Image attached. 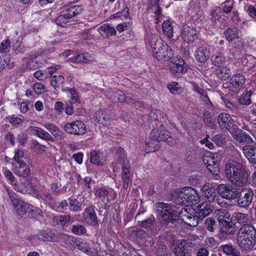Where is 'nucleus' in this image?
Returning a JSON list of instances; mask_svg holds the SVG:
<instances>
[{
  "label": "nucleus",
  "mask_w": 256,
  "mask_h": 256,
  "mask_svg": "<svg viewBox=\"0 0 256 256\" xmlns=\"http://www.w3.org/2000/svg\"><path fill=\"white\" fill-rule=\"evenodd\" d=\"M158 217L161 224L167 225L169 222L174 223L180 217L186 224L191 226H196L200 220L210 215L212 212L211 206L202 203L196 206V209L182 208L180 212L174 210L168 204L160 202L156 204Z\"/></svg>",
  "instance_id": "nucleus-1"
},
{
  "label": "nucleus",
  "mask_w": 256,
  "mask_h": 256,
  "mask_svg": "<svg viewBox=\"0 0 256 256\" xmlns=\"http://www.w3.org/2000/svg\"><path fill=\"white\" fill-rule=\"evenodd\" d=\"M146 42L148 47L151 48L154 56L158 60L166 62L172 58V48L162 42L158 35L151 32H148Z\"/></svg>",
  "instance_id": "nucleus-2"
},
{
  "label": "nucleus",
  "mask_w": 256,
  "mask_h": 256,
  "mask_svg": "<svg viewBox=\"0 0 256 256\" xmlns=\"http://www.w3.org/2000/svg\"><path fill=\"white\" fill-rule=\"evenodd\" d=\"M225 174L230 182L238 187L244 185L248 177V174L244 166L234 160L226 164Z\"/></svg>",
  "instance_id": "nucleus-3"
},
{
  "label": "nucleus",
  "mask_w": 256,
  "mask_h": 256,
  "mask_svg": "<svg viewBox=\"0 0 256 256\" xmlns=\"http://www.w3.org/2000/svg\"><path fill=\"white\" fill-rule=\"evenodd\" d=\"M256 231L254 226L240 227L237 234V242L240 248L244 250L252 249L256 244Z\"/></svg>",
  "instance_id": "nucleus-4"
},
{
  "label": "nucleus",
  "mask_w": 256,
  "mask_h": 256,
  "mask_svg": "<svg viewBox=\"0 0 256 256\" xmlns=\"http://www.w3.org/2000/svg\"><path fill=\"white\" fill-rule=\"evenodd\" d=\"M170 133L168 130L161 128H154L150 134V140L146 142V152H152L158 150L160 146L158 144L160 141L167 142L170 144L172 143Z\"/></svg>",
  "instance_id": "nucleus-5"
},
{
  "label": "nucleus",
  "mask_w": 256,
  "mask_h": 256,
  "mask_svg": "<svg viewBox=\"0 0 256 256\" xmlns=\"http://www.w3.org/2000/svg\"><path fill=\"white\" fill-rule=\"evenodd\" d=\"M9 196L18 215L30 216V212H34L35 208L16 198L14 194H10Z\"/></svg>",
  "instance_id": "nucleus-6"
},
{
  "label": "nucleus",
  "mask_w": 256,
  "mask_h": 256,
  "mask_svg": "<svg viewBox=\"0 0 256 256\" xmlns=\"http://www.w3.org/2000/svg\"><path fill=\"white\" fill-rule=\"evenodd\" d=\"M106 96L112 102H122L126 100V102L132 105L140 107L143 106V103L140 101H136L134 98H132L129 96H126L125 94L120 90L114 91H108L106 92Z\"/></svg>",
  "instance_id": "nucleus-7"
},
{
  "label": "nucleus",
  "mask_w": 256,
  "mask_h": 256,
  "mask_svg": "<svg viewBox=\"0 0 256 256\" xmlns=\"http://www.w3.org/2000/svg\"><path fill=\"white\" fill-rule=\"evenodd\" d=\"M196 246L190 240H183L174 248L175 256H190L191 251Z\"/></svg>",
  "instance_id": "nucleus-8"
},
{
  "label": "nucleus",
  "mask_w": 256,
  "mask_h": 256,
  "mask_svg": "<svg viewBox=\"0 0 256 256\" xmlns=\"http://www.w3.org/2000/svg\"><path fill=\"white\" fill-rule=\"evenodd\" d=\"M217 192L222 198L227 200H234L236 198L239 192L229 184H220L217 188Z\"/></svg>",
  "instance_id": "nucleus-9"
},
{
  "label": "nucleus",
  "mask_w": 256,
  "mask_h": 256,
  "mask_svg": "<svg viewBox=\"0 0 256 256\" xmlns=\"http://www.w3.org/2000/svg\"><path fill=\"white\" fill-rule=\"evenodd\" d=\"M64 129L68 133L75 135L83 134L86 132L84 124L80 120H76L71 123H66L64 124Z\"/></svg>",
  "instance_id": "nucleus-10"
},
{
  "label": "nucleus",
  "mask_w": 256,
  "mask_h": 256,
  "mask_svg": "<svg viewBox=\"0 0 256 256\" xmlns=\"http://www.w3.org/2000/svg\"><path fill=\"white\" fill-rule=\"evenodd\" d=\"M184 64V60L182 58H178V60L172 62L170 66V72L172 76L176 78L182 77V74L187 71Z\"/></svg>",
  "instance_id": "nucleus-11"
},
{
  "label": "nucleus",
  "mask_w": 256,
  "mask_h": 256,
  "mask_svg": "<svg viewBox=\"0 0 256 256\" xmlns=\"http://www.w3.org/2000/svg\"><path fill=\"white\" fill-rule=\"evenodd\" d=\"M236 230L234 224L230 220L220 224V230L218 235L220 238H226L228 236L233 235Z\"/></svg>",
  "instance_id": "nucleus-12"
},
{
  "label": "nucleus",
  "mask_w": 256,
  "mask_h": 256,
  "mask_svg": "<svg viewBox=\"0 0 256 256\" xmlns=\"http://www.w3.org/2000/svg\"><path fill=\"white\" fill-rule=\"evenodd\" d=\"M38 238L43 241L57 242L61 238L68 236L59 232H54L50 230L40 232L37 235Z\"/></svg>",
  "instance_id": "nucleus-13"
},
{
  "label": "nucleus",
  "mask_w": 256,
  "mask_h": 256,
  "mask_svg": "<svg viewBox=\"0 0 256 256\" xmlns=\"http://www.w3.org/2000/svg\"><path fill=\"white\" fill-rule=\"evenodd\" d=\"M218 122L222 130L230 131L234 127V120L228 114L222 113L218 118Z\"/></svg>",
  "instance_id": "nucleus-14"
},
{
  "label": "nucleus",
  "mask_w": 256,
  "mask_h": 256,
  "mask_svg": "<svg viewBox=\"0 0 256 256\" xmlns=\"http://www.w3.org/2000/svg\"><path fill=\"white\" fill-rule=\"evenodd\" d=\"M72 246L74 248L82 250L90 256H96L97 254L96 248L92 246L91 244L84 240H76Z\"/></svg>",
  "instance_id": "nucleus-15"
},
{
  "label": "nucleus",
  "mask_w": 256,
  "mask_h": 256,
  "mask_svg": "<svg viewBox=\"0 0 256 256\" xmlns=\"http://www.w3.org/2000/svg\"><path fill=\"white\" fill-rule=\"evenodd\" d=\"M254 193L251 190H243L240 193V196L238 199V206L241 207H246L252 202L253 199Z\"/></svg>",
  "instance_id": "nucleus-16"
},
{
  "label": "nucleus",
  "mask_w": 256,
  "mask_h": 256,
  "mask_svg": "<svg viewBox=\"0 0 256 256\" xmlns=\"http://www.w3.org/2000/svg\"><path fill=\"white\" fill-rule=\"evenodd\" d=\"M181 36L184 40L188 44L193 42L198 37L196 29L194 27L190 26L184 28Z\"/></svg>",
  "instance_id": "nucleus-17"
},
{
  "label": "nucleus",
  "mask_w": 256,
  "mask_h": 256,
  "mask_svg": "<svg viewBox=\"0 0 256 256\" xmlns=\"http://www.w3.org/2000/svg\"><path fill=\"white\" fill-rule=\"evenodd\" d=\"M96 195L100 197L106 204L108 203L111 200H114L116 198V193L112 189L108 190L104 188H99L96 191Z\"/></svg>",
  "instance_id": "nucleus-18"
},
{
  "label": "nucleus",
  "mask_w": 256,
  "mask_h": 256,
  "mask_svg": "<svg viewBox=\"0 0 256 256\" xmlns=\"http://www.w3.org/2000/svg\"><path fill=\"white\" fill-rule=\"evenodd\" d=\"M203 162L211 173L214 174L218 172V164L212 154L210 152L205 154L203 157Z\"/></svg>",
  "instance_id": "nucleus-19"
},
{
  "label": "nucleus",
  "mask_w": 256,
  "mask_h": 256,
  "mask_svg": "<svg viewBox=\"0 0 256 256\" xmlns=\"http://www.w3.org/2000/svg\"><path fill=\"white\" fill-rule=\"evenodd\" d=\"M202 192L206 200L208 202H213L216 198V190L210 184H206L202 188Z\"/></svg>",
  "instance_id": "nucleus-20"
},
{
  "label": "nucleus",
  "mask_w": 256,
  "mask_h": 256,
  "mask_svg": "<svg viewBox=\"0 0 256 256\" xmlns=\"http://www.w3.org/2000/svg\"><path fill=\"white\" fill-rule=\"evenodd\" d=\"M160 0H150L151 7L148 10V12L152 14L155 18V23L160 22L162 18V14L161 12V10L158 4Z\"/></svg>",
  "instance_id": "nucleus-21"
},
{
  "label": "nucleus",
  "mask_w": 256,
  "mask_h": 256,
  "mask_svg": "<svg viewBox=\"0 0 256 256\" xmlns=\"http://www.w3.org/2000/svg\"><path fill=\"white\" fill-rule=\"evenodd\" d=\"M28 130L34 135L44 140H48L54 142V138L48 132L44 130V129L38 127L30 126L28 128Z\"/></svg>",
  "instance_id": "nucleus-22"
},
{
  "label": "nucleus",
  "mask_w": 256,
  "mask_h": 256,
  "mask_svg": "<svg viewBox=\"0 0 256 256\" xmlns=\"http://www.w3.org/2000/svg\"><path fill=\"white\" fill-rule=\"evenodd\" d=\"M233 218L236 222L241 224V227L254 226L250 224L252 218L248 214L236 212L233 214Z\"/></svg>",
  "instance_id": "nucleus-23"
},
{
  "label": "nucleus",
  "mask_w": 256,
  "mask_h": 256,
  "mask_svg": "<svg viewBox=\"0 0 256 256\" xmlns=\"http://www.w3.org/2000/svg\"><path fill=\"white\" fill-rule=\"evenodd\" d=\"M18 165H15L14 167V172L16 174L19 176L26 178L29 176L30 174V169L28 165L25 162H20L17 164Z\"/></svg>",
  "instance_id": "nucleus-24"
},
{
  "label": "nucleus",
  "mask_w": 256,
  "mask_h": 256,
  "mask_svg": "<svg viewBox=\"0 0 256 256\" xmlns=\"http://www.w3.org/2000/svg\"><path fill=\"white\" fill-rule=\"evenodd\" d=\"M118 150L120 151V153L118 154L116 162L118 164L122 166V175H130L129 168L126 166L128 162L124 152L123 150L121 148L118 149Z\"/></svg>",
  "instance_id": "nucleus-25"
},
{
  "label": "nucleus",
  "mask_w": 256,
  "mask_h": 256,
  "mask_svg": "<svg viewBox=\"0 0 256 256\" xmlns=\"http://www.w3.org/2000/svg\"><path fill=\"white\" fill-rule=\"evenodd\" d=\"M42 126L50 132L57 140H60L65 138L64 134L54 124L50 122H46L42 124Z\"/></svg>",
  "instance_id": "nucleus-26"
},
{
  "label": "nucleus",
  "mask_w": 256,
  "mask_h": 256,
  "mask_svg": "<svg viewBox=\"0 0 256 256\" xmlns=\"http://www.w3.org/2000/svg\"><path fill=\"white\" fill-rule=\"evenodd\" d=\"M84 220L90 225L95 226L97 224V217L93 207L86 208L83 214Z\"/></svg>",
  "instance_id": "nucleus-27"
},
{
  "label": "nucleus",
  "mask_w": 256,
  "mask_h": 256,
  "mask_svg": "<svg viewBox=\"0 0 256 256\" xmlns=\"http://www.w3.org/2000/svg\"><path fill=\"white\" fill-rule=\"evenodd\" d=\"M210 56V51L204 46L199 47L195 53L196 60L200 62H205L208 60Z\"/></svg>",
  "instance_id": "nucleus-28"
},
{
  "label": "nucleus",
  "mask_w": 256,
  "mask_h": 256,
  "mask_svg": "<svg viewBox=\"0 0 256 256\" xmlns=\"http://www.w3.org/2000/svg\"><path fill=\"white\" fill-rule=\"evenodd\" d=\"M72 62L80 63L88 62L93 61V58L88 52L76 53V55L70 58Z\"/></svg>",
  "instance_id": "nucleus-29"
},
{
  "label": "nucleus",
  "mask_w": 256,
  "mask_h": 256,
  "mask_svg": "<svg viewBox=\"0 0 256 256\" xmlns=\"http://www.w3.org/2000/svg\"><path fill=\"white\" fill-rule=\"evenodd\" d=\"M232 135L234 139L240 143L250 144L253 142L252 138L248 134L238 130L232 132Z\"/></svg>",
  "instance_id": "nucleus-30"
},
{
  "label": "nucleus",
  "mask_w": 256,
  "mask_h": 256,
  "mask_svg": "<svg viewBox=\"0 0 256 256\" xmlns=\"http://www.w3.org/2000/svg\"><path fill=\"white\" fill-rule=\"evenodd\" d=\"M211 20L217 26H220L225 21L224 18L222 16V12L220 8L216 7L210 10Z\"/></svg>",
  "instance_id": "nucleus-31"
},
{
  "label": "nucleus",
  "mask_w": 256,
  "mask_h": 256,
  "mask_svg": "<svg viewBox=\"0 0 256 256\" xmlns=\"http://www.w3.org/2000/svg\"><path fill=\"white\" fill-rule=\"evenodd\" d=\"M243 152L248 160L256 164V147L252 146H245L242 148Z\"/></svg>",
  "instance_id": "nucleus-32"
},
{
  "label": "nucleus",
  "mask_w": 256,
  "mask_h": 256,
  "mask_svg": "<svg viewBox=\"0 0 256 256\" xmlns=\"http://www.w3.org/2000/svg\"><path fill=\"white\" fill-rule=\"evenodd\" d=\"M90 156V162L97 166H102L106 162L103 154L100 151L93 150Z\"/></svg>",
  "instance_id": "nucleus-33"
},
{
  "label": "nucleus",
  "mask_w": 256,
  "mask_h": 256,
  "mask_svg": "<svg viewBox=\"0 0 256 256\" xmlns=\"http://www.w3.org/2000/svg\"><path fill=\"white\" fill-rule=\"evenodd\" d=\"M246 80L244 76L242 74H238L232 76L230 78V82L233 87L240 89L244 86Z\"/></svg>",
  "instance_id": "nucleus-34"
},
{
  "label": "nucleus",
  "mask_w": 256,
  "mask_h": 256,
  "mask_svg": "<svg viewBox=\"0 0 256 256\" xmlns=\"http://www.w3.org/2000/svg\"><path fill=\"white\" fill-rule=\"evenodd\" d=\"M98 32L104 38H106L110 36L115 35L116 30L114 26L110 24H104L98 28Z\"/></svg>",
  "instance_id": "nucleus-35"
},
{
  "label": "nucleus",
  "mask_w": 256,
  "mask_h": 256,
  "mask_svg": "<svg viewBox=\"0 0 256 256\" xmlns=\"http://www.w3.org/2000/svg\"><path fill=\"white\" fill-rule=\"evenodd\" d=\"M71 220V216L69 215H59L54 216L52 220L54 226H60L64 227V225Z\"/></svg>",
  "instance_id": "nucleus-36"
},
{
  "label": "nucleus",
  "mask_w": 256,
  "mask_h": 256,
  "mask_svg": "<svg viewBox=\"0 0 256 256\" xmlns=\"http://www.w3.org/2000/svg\"><path fill=\"white\" fill-rule=\"evenodd\" d=\"M182 189L178 190L172 196V200L176 204H188Z\"/></svg>",
  "instance_id": "nucleus-37"
},
{
  "label": "nucleus",
  "mask_w": 256,
  "mask_h": 256,
  "mask_svg": "<svg viewBox=\"0 0 256 256\" xmlns=\"http://www.w3.org/2000/svg\"><path fill=\"white\" fill-rule=\"evenodd\" d=\"M216 75L221 80H226L230 77L232 72L230 69L228 68L220 66L216 70Z\"/></svg>",
  "instance_id": "nucleus-38"
},
{
  "label": "nucleus",
  "mask_w": 256,
  "mask_h": 256,
  "mask_svg": "<svg viewBox=\"0 0 256 256\" xmlns=\"http://www.w3.org/2000/svg\"><path fill=\"white\" fill-rule=\"evenodd\" d=\"M84 198L82 196L78 197L77 198H70L69 199L70 205L72 210L74 212H78L81 210L84 203Z\"/></svg>",
  "instance_id": "nucleus-39"
},
{
  "label": "nucleus",
  "mask_w": 256,
  "mask_h": 256,
  "mask_svg": "<svg viewBox=\"0 0 256 256\" xmlns=\"http://www.w3.org/2000/svg\"><path fill=\"white\" fill-rule=\"evenodd\" d=\"M82 11V7L77 5L66 8L64 10V12L70 20L72 18L80 14Z\"/></svg>",
  "instance_id": "nucleus-40"
},
{
  "label": "nucleus",
  "mask_w": 256,
  "mask_h": 256,
  "mask_svg": "<svg viewBox=\"0 0 256 256\" xmlns=\"http://www.w3.org/2000/svg\"><path fill=\"white\" fill-rule=\"evenodd\" d=\"M96 118L97 122L103 126L108 124L110 121V116L105 112L98 111L96 114Z\"/></svg>",
  "instance_id": "nucleus-41"
},
{
  "label": "nucleus",
  "mask_w": 256,
  "mask_h": 256,
  "mask_svg": "<svg viewBox=\"0 0 256 256\" xmlns=\"http://www.w3.org/2000/svg\"><path fill=\"white\" fill-rule=\"evenodd\" d=\"M215 214L218 216L219 224L231 220L230 214L224 209H218L215 210Z\"/></svg>",
  "instance_id": "nucleus-42"
},
{
  "label": "nucleus",
  "mask_w": 256,
  "mask_h": 256,
  "mask_svg": "<svg viewBox=\"0 0 256 256\" xmlns=\"http://www.w3.org/2000/svg\"><path fill=\"white\" fill-rule=\"evenodd\" d=\"M224 34L229 42L240 37V33L236 28H228L224 32Z\"/></svg>",
  "instance_id": "nucleus-43"
},
{
  "label": "nucleus",
  "mask_w": 256,
  "mask_h": 256,
  "mask_svg": "<svg viewBox=\"0 0 256 256\" xmlns=\"http://www.w3.org/2000/svg\"><path fill=\"white\" fill-rule=\"evenodd\" d=\"M222 250L227 255L239 256L240 252L232 244H225L220 246Z\"/></svg>",
  "instance_id": "nucleus-44"
},
{
  "label": "nucleus",
  "mask_w": 256,
  "mask_h": 256,
  "mask_svg": "<svg viewBox=\"0 0 256 256\" xmlns=\"http://www.w3.org/2000/svg\"><path fill=\"white\" fill-rule=\"evenodd\" d=\"M64 14L58 16L56 20V24L62 27L70 25V20Z\"/></svg>",
  "instance_id": "nucleus-45"
},
{
  "label": "nucleus",
  "mask_w": 256,
  "mask_h": 256,
  "mask_svg": "<svg viewBox=\"0 0 256 256\" xmlns=\"http://www.w3.org/2000/svg\"><path fill=\"white\" fill-rule=\"evenodd\" d=\"M156 224V220L154 217H150L148 220L140 222L139 225L148 230L153 229Z\"/></svg>",
  "instance_id": "nucleus-46"
},
{
  "label": "nucleus",
  "mask_w": 256,
  "mask_h": 256,
  "mask_svg": "<svg viewBox=\"0 0 256 256\" xmlns=\"http://www.w3.org/2000/svg\"><path fill=\"white\" fill-rule=\"evenodd\" d=\"M64 82V78L62 76H54L52 77L50 80V84L55 89L60 88L62 86Z\"/></svg>",
  "instance_id": "nucleus-47"
},
{
  "label": "nucleus",
  "mask_w": 256,
  "mask_h": 256,
  "mask_svg": "<svg viewBox=\"0 0 256 256\" xmlns=\"http://www.w3.org/2000/svg\"><path fill=\"white\" fill-rule=\"evenodd\" d=\"M168 88L172 94H180L184 90L182 86H179L178 82H172L168 84Z\"/></svg>",
  "instance_id": "nucleus-48"
},
{
  "label": "nucleus",
  "mask_w": 256,
  "mask_h": 256,
  "mask_svg": "<svg viewBox=\"0 0 256 256\" xmlns=\"http://www.w3.org/2000/svg\"><path fill=\"white\" fill-rule=\"evenodd\" d=\"M212 64L219 67L225 62V58L221 54L213 55L210 58Z\"/></svg>",
  "instance_id": "nucleus-49"
},
{
  "label": "nucleus",
  "mask_w": 256,
  "mask_h": 256,
  "mask_svg": "<svg viewBox=\"0 0 256 256\" xmlns=\"http://www.w3.org/2000/svg\"><path fill=\"white\" fill-rule=\"evenodd\" d=\"M162 30L164 34L168 38H172L173 36V28L170 21L166 20L164 22Z\"/></svg>",
  "instance_id": "nucleus-50"
},
{
  "label": "nucleus",
  "mask_w": 256,
  "mask_h": 256,
  "mask_svg": "<svg viewBox=\"0 0 256 256\" xmlns=\"http://www.w3.org/2000/svg\"><path fill=\"white\" fill-rule=\"evenodd\" d=\"M71 230L73 234L78 236L84 234L86 232V227L80 224H74L72 226Z\"/></svg>",
  "instance_id": "nucleus-51"
},
{
  "label": "nucleus",
  "mask_w": 256,
  "mask_h": 256,
  "mask_svg": "<svg viewBox=\"0 0 256 256\" xmlns=\"http://www.w3.org/2000/svg\"><path fill=\"white\" fill-rule=\"evenodd\" d=\"M150 117L152 120H162L164 118L165 114L162 111L158 110H151L150 113Z\"/></svg>",
  "instance_id": "nucleus-52"
},
{
  "label": "nucleus",
  "mask_w": 256,
  "mask_h": 256,
  "mask_svg": "<svg viewBox=\"0 0 256 256\" xmlns=\"http://www.w3.org/2000/svg\"><path fill=\"white\" fill-rule=\"evenodd\" d=\"M202 117L204 122L206 125L214 128L215 127H216V126L214 124V123L212 122L211 115L209 112L205 111L203 114Z\"/></svg>",
  "instance_id": "nucleus-53"
},
{
  "label": "nucleus",
  "mask_w": 256,
  "mask_h": 256,
  "mask_svg": "<svg viewBox=\"0 0 256 256\" xmlns=\"http://www.w3.org/2000/svg\"><path fill=\"white\" fill-rule=\"evenodd\" d=\"M234 2L233 0H227L222 4V11L224 13L228 14L231 12L233 8Z\"/></svg>",
  "instance_id": "nucleus-54"
},
{
  "label": "nucleus",
  "mask_w": 256,
  "mask_h": 256,
  "mask_svg": "<svg viewBox=\"0 0 256 256\" xmlns=\"http://www.w3.org/2000/svg\"><path fill=\"white\" fill-rule=\"evenodd\" d=\"M216 225V220L212 218H208L204 222L205 228L210 232L214 230V226Z\"/></svg>",
  "instance_id": "nucleus-55"
},
{
  "label": "nucleus",
  "mask_w": 256,
  "mask_h": 256,
  "mask_svg": "<svg viewBox=\"0 0 256 256\" xmlns=\"http://www.w3.org/2000/svg\"><path fill=\"white\" fill-rule=\"evenodd\" d=\"M10 41L9 39H6L3 41L0 46V52L1 53H6L9 51L10 48Z\"/></svg>",
  "instance_id": "nucleus-56"
},
{
  "label": "nucleus",
  "mask_w": 256,
  "mask_h": 256,
  "mask_svg": "<svg viewBox=\"0 0 256 256\" xmlns=\"http://www.w3.org/2000/svg\"><path fill=\"white\" fill-rule=\"evenodd\" d=\"M66 90L69 91L70 95V102L71 104H74L78 102V95L74 89L73 88H66Z\"/></svg>",
  "instance_id": "nucleus-57"
},
{
  "label": "nucleus",
  "mask_w": 256,
  "mask_h": 256,
  "mask_svg": "<svg viewBox=\"0 0 256 256\" xmlns=\"http://www.w3.org/2000/svg\"><path fill=\"white\" fill-rule=\"evenodd\" d=\"M212 140L217 146H220L225 142V138L222 134H216L214 136Z\"/></svg>",
  "instance_id": "nucleus-58"
},
{
  "label": "nucleus",
  "mask_w": 256,
  "mask_h": 256,
  "mask_svg": "<svg viewBox=\"0 0 256 256\" xmlns=\"http://www.w3.org/2000/svg\"><path fill=\"white\" fill-rule=\"evenodd\" d=\"M33 90L38 94L43 93L45 90V86L41 83H36L33 85Z\"/></svg>",
  "instance_id": "nucleus-59"
},
{
  "label": "nucleus",
  "mask_w": 256,
  "mask_h": 256,
  "mask_svg": "<svg viewBox=\"0 0 256 256\" xmlns=\"http://www.w3.org/2000/svg\"><path fill=\"white\" fill-rule=\"evenodd\" d=\"M200 196H198V192L194 190L192 195L190 196V198L188 200V204H195L199 202Z\"/></svg>",
  "instance_id": "nucleus-60"
},
{
  "label": "nucleus",
  "mask_w": 256,
  "mask_h": 256,
  "mask_svg": "<svg viewBox=\"0 0 256 256\" xmlns=\"http://www.w3.org/2000/svg\"><path fill=\"white\" fill-rule=\"evenodd\" d=\"M222 101L224 102L226 107L232 110L233 111L234 113L236 112L235 111L238 110L237 107L236 106V104L230 102L226 98L222 96Z\"/></svg>",
  "instance_id": "nucleus-61"
},
{
  "label": "nucleus",
  "mask_w": 256,
  "mask_h": 256,
  "mask_svg": "<svg viewBox=\"0 0 256 256\" xmlns=\"http://www.w3.org/2000/svg\"><path fill=\"white\" fill-rule=\"evenodd\" d=\"M251 93L250 92H248L244 96L240 98V102L243 104H248L250 103L251 100L250 96Z\"/></svg>",
  "instance_id": "nucleus-62"
},
{
  "label": "nucleus",
  "mask_w": 256,
  "mask_h": 256,
  "mask_svg": "<svg viewBox=\"0 0 256 256\" xmlns=\"http://www.w3.org/2000/svg\"><path fill=\"white\" fill-rule=\"evenodd\" d=\"M132 234L136 238H142L144 235V230L141 228H136L132 230Z\"/></svg>",
  "instance_id": "nucleus-63"
},
{
  "label": "nucleus",
  "mask_w": 256,
  "mask_h": 256,
  "mask_svg": "<svg viewBox=\"0 0 256 256\" xmlns=\"http://www.w3.org/2000/svg\"><path fill=\"white\" fill-rule=\"evenodd\" d=\"M24 156V152L21 150H18L15 153L14 160L17 164L20 163V162H24V161L21 160V158H23Z\"/></svg>",
  "instance_id": "nucleus-64"
}]
</instances>
